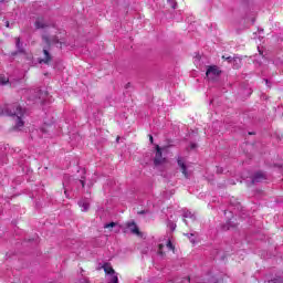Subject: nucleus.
Returning <instances> with one entry per match:
<instances>
[{
	"mask_svg": "<svg viewBox=\"0 0 283 283\" xmlns=\"http://www.w3.org/2000/svg\"><path fill=\"white\" fill-rule=\"evenodd\" d=\"M177 165L180 167L185 178H189V172L187 171V165H185V161H182L181 157H178Z\"/></svg>",
	"mask_w": 283,
	"mask_h": 283,
	"instance_id": "9d476101",
	"label": "nucleus"
},
{
	"mask_svg": "<svg viewBox=\"0 0 283 283\" xmlns=\"http://www.w3.org/2000/svg\"><path fill=\"white\" fill-rule=\"evenodd\" d=\"M220 74H222V71L216 65L209 66L206 72L207 77L210 78L211 81H213V78L220 76Z\"/></svg>",
	"mask_w": 283,
	"mask_h": 283,
	"instance_id": "39448f33",
	"label": "nucleus"
},
{
	"mask_svg": "<svg viewBox=\"0 0 283 283\" xmlns=\"http://www.w3.org/2000/svg\"><path fill=\"white\" fill-rule=\"evenodd\" d=\"M25 114V111L19 105L13 106V111H11L10 115L11 116H17V124H15V129H19L20 127H23L24 123L23 119H21V116Z\"/></svg>",
	"mask_w": 283,
	"mask_h": 283,
	"instance_id": "7ed1b4c3",
	"label": "nucleus"
},
{
	"mask_svg": "<svg viewBox=\"0 0 283 283\" xmlns=\"http://www.w3.org/2000/svg\"><path fill=\"white\" fill-rule=\"evenodd\" d=\"M78 207H81L82 211H88L90 209V202L85 200L78 201Z\"/></svg>",
	"mask_w": 283,
	"mask_h": 283,
	"instance_id": "9b49d317",
	"label": "nucleus"
},
{
	"mask_svg": "<svg viewBox=\"0 0 283 283\" xmlns=\"http://www.w3.org/2000/svg\"><path fill=\"white\" fill-rule=\"evenodd\" d=\"M120 137H117V142L119 140Z\"/></svg>",
	"mask_w": 283,
	"mask_h": 283,
	"instance_id": "cd10ccee",
	"label": "nucleus"
},
{
	"mask_svg": "<svg viewBox=\"0 0 283 283\" xmlns=\"http://www.w3.org/2000/svg\"><path fill=\"white\" fill-rule=\"evenodd\" d=\"M186 235L189 238V240H190V242H192V244H196V240H193V233L186 234Z\"/></svg>",
	"mask_w": 283,
	"mask_h": 283,
	"instance_id": "f3484780",
	"label": "nucleus"
},
{
	"mask_svg": "<svg viewBox=\"0 0 283 283\" xmlns=\"http://www.w3.org/2000/svg\"><path fill=\"white\" fill-rule=\"evenodd\" d=\"M114 227H116V222H111V223L104 224V229H114Z\"/></svg>",
	"mask_w": 283,
	"mask_h": 283,
	"instance_id": "4468645a",
	"label": "nucleus"
},
{
	"mask_svg": "<svg viewBox=\"0 0 283 283\" xmlns=\"http://www.w3.org/2000/svg\"><path fill=\"white\" fill-rule=\"evenodd\" d=\"M222 59H226V61H229V63H233L235 61H238L235 57H231V56H222Z\"/></svg>",
	"mask_w": 283,
	"mask_h": 283,
	"instance_id": "2eb2a0df",
	"label": "nucleus"
},
{
	"mask_svg": "<svg viewBox=\"0 0 283 283\" xmlns=\"http://www.w3.org/2000/svg\"><path fill=\"white\" fill-rule=\"evenodd\" d=\"M266 85H269V80H265Z\"/></svg>",
	"mask_w": 283,
	"mask_h": 283,
	"instance_id": "a878e982",
	"label": "nucleus"
},
{
	"mask_svg": "<svg viewBox=\"0 0 283 283\" xmlns=\"http://www.w3.org/2000/svg\"><path fill=\"white\" fill-rule=\"evenodd\" d=\"M35 30H45L46 28H54V23L45 18H38L34 22Z\"/></svg>",
	"mask_w": 283,
	"mask_h": 283,
	"instance_id": "20e7f679",
	"label": "nucleus"
},
{
	"mask_svg": "<svg viewBox=\"0 0 283 283\" xmlns=\"http://www.w3.org/2000/svg\"><path fill=\"white\" fill-rule=\"evenodd\" d=\"M8 83V78L0 77V85H6Z\"/></svg>",
	"mask_w": 283,
	"mask_h": 283,
	"instance_id": "dca6fc26",
	"label": "nucleus"
},
{
	"mask_svg": "<svg viewBox=\"0 0 283 283\" xmlns=\"http://www.w3.org/2000/svg\"><path fill=\"white\" fill-rule=\"evenodd\" d=\"M102 269L106 275V283H118V273L112 268L111 263H104Z\"/></svg>",
	"mask_w": 283,
	"mask_h": 283,
	"instance_id": "f03ea898",
	"label": "nucleus"
},
{
	"mask_svg": "<svg viewBox=\"0 0 283 283\" xmlns=\"http://www.w3.org/2000/svg\"><path fill=\"white\" fill-rule=\"evenodd\" d=\"M167 160L166 158L163 157V148L160 146L156 145V154H155V159L154 163L155 165H163Z\"/></svg>",
	"mask_w": 283,
	"mask_h": 283,
	"instance_id": "423d86ee",
	"label": "nucleus"
},
{
	"mask_svg": "<svg viewBox=\"0 0 283 283\" xmlns=\"http://www.w3.org/2000/svg\"><path fill=\"white\" fill-rule=\"evenodd\" d=\"M140 213H145V211H142Z\"/></svg>",
	"mask_w": 283,
	"mask_h": 283,
	"instance_id": "c756f323",
	"label": "nucleus"
},
{
	"mask_svg": "<svg viewBox=\"0 0 283 283\" xmlns=\"http://www.w3.org/2000/svg\"><path fill=\"white\" fill-rule=\"evenodd\" d=\"M164 247H165V245L159 244V251H158V253H159L160 255H163V249H164Z\"/></svg>",
	"mask_w": 283,
	"mask_h": 283,
	"instance_id": "aec40b11",
	"label": "nucleus"
},
{
	"mask_svg": "<svg viewBox=\"0 0 283 283\" xmlns=\"http://www.w3.org/2000/svg\"><path fill=\"white\" fill-rule=\"evenodd\" d=\"M80 282H81V283H90V280H87V279H82V280H80Z\"/></svg>",
	"mask_w": 283,
	"mask_h": 283,
	"instance_id": "412c9836",
	"label": "nucleus"
},
{
	"mask_svg": "<svg viewBox=\"0 0 283 283\" xmlns=\"http://www.w3.org/2000/svg\"><path fill=\"white\" fill-rule=\"evenodd\" d=\"M166 247L167 249H169V251H176V247H174V243H171V240H168Z\"/></svg>",
	"mask_w": 283,
	"mask_h": 283,
	"instance_id": "ddd939ff",
	"label": "nucleus"
},
{
	"mask_svg": "<svg viewBox=\"0 0 283 283\" xmlns=\"http://www.w3.org/2000/svg\"><path fill=\"white\" fill-rule=\"evenodd\" d=\"M266 180V175L264 172L259 171L252 177V185H256V182H264Z\"/></svg>",
	"mask_w": 283,
	"mask_h": 283,
	"instance_id": "6e6552de",
	"label": "nucleus"
},
{
	"mask_svg": "<svg viewBox=\"0 0 283 283\" xmlns=\"http://www.w3.org/2000/svg\"><path fill=\"white\" fill-rule=\"evenodd\" d=\"M14 41L17 52H13L12 56H17V54H25V49L23 48V42H21V38H15Z\"/></svg>",
	"mask_w": 283,
	"mask_h": 283,
	"instance_id": "0eeeda50",
	"label": "nucleus"
},
{
	"mask_svg": "<svg viewBox=\"0 0 283 283\" xmlns=\"http://www.w3.org/2000/svg\"><path fill=\"white\" fill-rule=\"evenodd\" d=\"M63 188H64V193L66 198H70V193H67V189H65V184H63Z\"/></svg>",
	"mask_w": 283,
	"mask_h": 283,
	"instance_id": "6ab92c4d",
	"label": "nucleus"
},
{
	"mask_svg": "<svg viewBox=\"0 0 283 283\" xmlns=\"http://www.w3.org/2000/svg\"><path fill=\"white\" fill-rule=\"evenodd\" d=\"M224 230H229L230 228L229 227H227V228H223Z\"/></svg>",
	"mask_w": 283,
	"mask_h": 283,
	"instance_id": "bb28decb",
	"label": "nucleus"
},
{
	"mask_svg": "<svg viewBox=\"0 0 283 283\" xmlns=\"http://www.w3.org/2000/svg\"><path fill=\"white\" fill-rule=\"evenodd\" d=\"M80 182H81L82 187H85V180L81 179Z\"/></svg>",
	"mask_w": 283,
	"mask_h": 283,
	"instance_id": "b1692460",
	"label": "nucleus"
},
{
	"mask_svg": "<svg viewBox=\"0 0 283 283\" xmlns=\"http://www.w3.org/2000/svg\"><path fill=\"white\" fill-rule=\"evenodd\" d=\"M126 227L130 230V233H134V235H140V230L138 229V226H136V222H128Z\"/></svg>",
	"mask_w": 283,
	"mask_h": 283,
	"instance_id": "1a4fd4ad",
	"label": "nucleus"
},
{
	"mask_svg": "<svg viewBox=\"0 0 283 283\" xmlns=\"http://www.w3.org/2000/svg\"><path fill=\"white\" fill-rule=\"evenodd\" d=\"M182 218L186 224H187V218H190L191 220H196V217L193 216V213H191V211L184 212Z\"/></svg>",
	"mask_w": 283,
	"mask_h": 283,
	"instance_id": "f8f14e48",
	"label": "nucleus"
},
{
	"mask_svg": "<svg viewBox=\"0 0 283 283\" xmlns=\"http://www.w3.org/2000/svg\"><path fill=\"white\" fill-rule=\"evenodd\" d=\"M169 227L172 231H176V223L169 222Z\"/></svg>",
	"mask_w": 283,
	"mask_h": 283,
	"instance_id": "a211bd4d",
	"label": "nucleus"
},
{
	"mask_svg": "<svg viewBox=\"0 0 283 283\" xmlns=\"http://www.w3.org/2000/svg\"><path fill=\"white\" fill-rule=\"evenodd\" d=\"M149 142L154 144V136L149 135Z\"/></svg>",
	"mask_w": 283,
	"mask_h": 283,
	"instance_id": "4be33fe9",
	"label": "nucleus"
},
{
	"mask_svg": "<svg viewBox=\"0 0 283 283\" xmlns=\"http://www.w3.org/2000/svg\"><path fill=\"white\" fill-rule=\"evenodd\" d=\"M6 28H10V21L6 22Z\"/></svg>",
	"mask_w": 283,
	"mask_h": 283,
	"instance_id": "393cba45",
	"label": "nucleus"
},
{
	"mask_svg": "<svg viewBox=\"0 0 283 283\" xmlns=\"http://www.w3.org/2000/svg\"><path fill=\"white\" fill-rule=\"evenodd\" d=\"M190 147H191V149H196V147H198V145L197 144H191Z\"/></svg>",
	"mask_w": 283,
	"mask_h": 283,
	"instance_id": "5701e85b",
	"label": "nucleus"
},
{
	"mask_svg": "<svg viewBox=\"0 0 283 283\" xmlns=\"http://www.w3.org/2000/svg\"><path fill=\"white\" fill-rule=\"evenodd\" d=\"M259 52L262 54V51L259 50Z\"/></svg>",
	"mask_w": 283,
	"mask_h": 283,
	"instance_id": "c85d7f7f",
	"label": "nucleus"
},
{
	"mask_svg": "<svg viewBox=\"0 0 283 283\" xmlns=\"http://www.w3.org/2000/svg\"><path fill=\"white\" fill-rule=\"evenodd\" d=\"M42 43L44 44L43 46L44 57L40 59L39 63H44L45 65H48V63L52 61V55L50 54V48L56 44L63 45V43L59 40V36L54 35L50 39V36H48L46 34L42 35Z\"/></svg>",
	"mask_w": 283,
	"mask_h": 283,
	"instance_id": "f257e3e1",
	"label": "nucleus"
}]
</instances>
